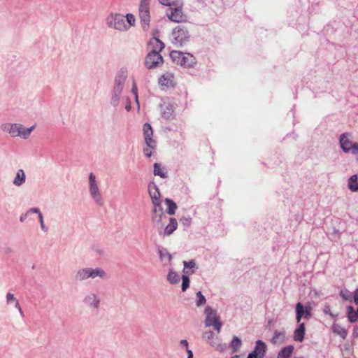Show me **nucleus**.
<instances>
[{
	"label": "nucleus",
	"instance_id": "nucleus-1",
	"mask_svg": "<svg viewBox=\"0 0 358 358\" xmlns=\"http://www.w3.org/2000/svg\"><path fill=\"white\" fill-rule=\"evenodd\" d=\"M34 128V126L29 128H24L20 124L6 123L2 125L3 130L8 132L13 137L21 136L24 138H27L29 136Z\"/></svg>",
	"mask_w": 358,
	"mask_h": 358
},
{
	"label": "nucleus",
	"instance_id": "nucleus-2",
	"mask_svg": "<svg viewBox=\"0 0 358 358\" xmlns=\"http://www.w3.org/2000/svg\"><path fill=\"white\" fill-rule=\"evenodd\" d=\"M172 61L177 65L185 67H191L196 64L195 57L189 53H184L180 51L172 50L170 53Z\"/></svg>",
	"mask_w": 358,
	"mask_h": 358
},
{
	"label": "nucleus",
	"instance_id": "nucleus-3",
	"mask_svg": "<svg viewBox=\"0 0 358 358\" xmlns=\"http://www.w3.org/2000/svg\"><path fill=\"white\" fill-rule=\"evenodd\" d=\"M173 43L178 46L185 45L189 39L188 31L182 25L177 26L172 32Z\"/></svg>",
	"mask_w": 358,
	"mask_h": 358
},
{
	"label": "nucleus",
	"instance_id": "nucleus-4",
	"mask_svg": "<svg viewBox=\"0 0 358 358\" xmlns=\"http://www.w3.org/2000/svg\"><path fill=\"white\" fill-rule=\"evenodd\" d=\"M205 314L206 315L205 320V326H213L217 333L220 332L222 327V322L220 321L219 317L217 316L216 312L210 307L205 309Z\"/></svg>",
	"mask_w": 358,
	"mask_h": 358
},
{
	"label": "nucleus",
	"instance_id": "nucleus-5",
	"mask_svg": "<svg viewBox=\"0 0 358 358\" xmlns=\"http://www.w3.org/2000/svg\"><path fill=\"white\" fill-rule=\"evenodd\" d=\"M108 23L110 27L120 31H125L128 29V26L127 25L125 17L122 14H111L108 18Z\"/></svg>",
	"mask_w": 358,
	"mask_h": 358
},
{
	"label": "nucleus",
	"instance_id": "nucleus-6",
	"mask_svg": "<svg viewBox=\"0 0 358 358\" xmlns=\"http://www.w3.org/2000/svg\"><path fill=\"white\" fill-rule=\"evenodd\" d=\"M139 17L143 29L148 27L150 22L149 3L146 0H143L139 6Z\"/></svg>",
	"mask_w": 358,
	"mask_h": 358
},
{
	"label": "nucleus",
	"instance_id": "nucleus-7",
	"mask_svg": "<svg viewBox=\"0 0 358 358\" xmlns=\"http://www.w3.org/2000/svg\"><path fill=\"white\" fill-rule=\"evenodd\" d=\"M96 178L95 176L91 173L89 176V180H90V192L91 194V196L93 197L96 203L99 205H103V199L100 194L99 187L97 186L96 182Z\"/></svg>",
	"mask_w": 358,
	"mask_h": 358
},
{
	"label": "nucleus",
	"instance_id": "nucleus-8",
	"mask_svg": "<svg viewBox=\"0 0 358 358\" xmlns=\"http://www.w3.org/2000/svg\"><path fill=\"white\" fill-rule=\"evenodd\" d=\"M163 63V58L159 53L150 52L145 61V64L148 69L157 67Z\"/></svg>",
	"mask_w": 358,
	"mask_h": 358
},
{
	"label": "nucleus",
	"instance_id": "nucleus-9",
	"mask_svg": "<svg viewBox=\"0 0 358 358\" xmlns=\"http://www.w3.org/2000/svg\"><path fill=\"white\" fill-rule=\"evenodd\" d=\"M159 84L166 87H173L176 85V81L173 73L166 72L159 78Z\"/></svg>",
	"mask_w": 358,
	"mask_h": 358
},
{
	"label": "nucleus",
	"instance_id": "nucleus-10",
	"mask_svg": "<svg viewBox=\"0 0 358 358\" xmlns=\"http://www.w3.org/2000/svg\"><path fill=\"white\" fill-rule=\"evenodd\" d=\"M143 130L146 145L150 148H154L155 141L152 138L153 132L151 125L148 123L144 124Z\"/></svg>",
	"mask_w": 358,
	"mask_h": 358
},
{
	"label": "nucleus",
	"instance_id": "nucleus-11",
	"mask_svg": "<svg viewBox=\"0 0 358 358\" xmlns=\"http://www.w3.org/2000/svg\"><path fill=\"white\" fill-rule=\"evenodd\" d=\"M149 194L152 199V201L155 206H159L160 200V192L159 189L155 184H150L148 186Z\"/></svg>",
	"mask_w": 358,
	"mask_h": 358
},
{
	"label": "nucleus",
	"instance_id": "nucleus-12",
	"mask_svg": "<svg viewBox=\"0 0 358 358\" xmlns=\"http://www.w3.org/2000/svg\"><path fill=\"white\" fill-rule=\"evenodd\" d=\"M148 46L151 52L159 53L164 48V44L159 38L154 37L150 39Z\"/></svg>",
	"mask_w": 358,
	"mask_h": 358
},
{
	"label": "nucleus",
	"instance_id": "nucleus-13",
	"mask_svg": "<svg viewBox=\"0 0 358 358\" xmlns=\"http://www.w3.org/2000/svg\"><path fill=\"white\" fill-rule=\"evenodd\" d=\"M340 143L343 150L345 152H352L355 143H352L349 140L347 134H343L341 136Z\"/></svg>",
	"mask_w": 358,
	"mask_h": 358
},
{
	"label": "nucleus",
	"instance_id": "nucleus-14",
	"mask_svg": "<svg viewBox=\"0 0 358 358\" xmlns=\"http://www.w3.org/2000/svg\"><path fill=\"white\" fill-rule=\"evenodd\" d=\"M169 18L173 22H180L183 20L184 16L181 8H171Z\"/></svg>",
	"mask_w": 358,
	"mask_h": 358
},
{
	"label": "nucleus",
	"instance_id": "nucleus-15",
	"mask_svg": "<svg viewBox=\"0 0 358 358\" xmlns=\"http://www.w3.org/2000/svg\"><path fill=\"white\" fill-rule=\"evenodd\" d=\"M305 324L299 323L298 327L294 330L293 338L295 341L302 342L305 335Z\"/></svg>",
	"mask_w": 358,
	"mask_h": 358
},
{
	"label": "nucleus",
	"instance_id": "nucleus-16",
	"mask_svg": "<svg viewBox=\"0 0 358 358\" xmlns=\"http://www.w3.org/2000/svg\"><path fill=\"white\" fill-rule=\"evenodd\" d=\"M266 350V345L265 343L259 340L256 342V345L253 352L259 356V358H263L265 355Z\"/></svg>",
	"mask_w": 358,
	"mask_h": 358
},
{
	"label": "nucleus",
	"instance_id": "nucleus-17",
	"mask_svg": "<svg viewBox=\"0 0 358 358\" xmlns=\"http://www.w3.org/2000/svg\"><path fill=\"white\" fill-rule=\"evenodd\" d=\"M293 351V345H287L280 350L278 354L277 358H291Z\"/></svg>",
	"mask_w": 358,
	"mask_h": 358
},
{
	"label": "nucleus",
	"instance_id": "nucleus-18",
	"mask_svg": "<svg viewBox=\"0 0 358 358\" xmlns=\"http://www.w3.org/2000/svg\"><path fill=\"white\" fill-rule=\"evenodd\" d=\"M285 341V333L275 331L271 339V343L274 345H281Z\"/></svg>",
	"mask_w": 358,
	"mask_h": 358
},
{
	"label": "nucleus",
	"instance_id": "nucleus-19",
	"mask_svg": "<svg viewBox=\"0 0 358 358\" xmlns=\"http://www.w3.org/2000/svg\"><path fill=\"white\" fill-rule=\"evenodd\" d=\"M348 187L352 192H358V175H352L349 179Z\"/></svg>",
	"mask_w": 358,
	"mask_h": 358
},
{
	"label": "nucleus",
	"instance_id": "nucleus-20",
	"mask_svg": "<svg viewBox=\"0 0 358 358\" xmlns=\"http://www.w3.org/2000/svg\"><path fill=\"white\" fill-rule=\"evenodd\" d=\"M332 331L334 333L339 335L342 338H345L348 334L347 331L341 324L334 323L332 325Z\"/></svg>",
	"mask_w": 358,
	"mask_h": 358
},
{
	"label": "nucleus",
	"instance_id": "nucleus-21",
	"mask_svg": "<svg viewBox=\"0 0 358 358\" xmlns=\"http://www.w3.org/2000/svg\"><path fill=\"white\" fill-rule=\"evenodd\" d=\"M177 220L175 218H170V222L164 229V234L166 236L171 235L177 229Z\"/></svg>",
	"mask_w": 358,
	"mask_h": 358
},
{
	"label": "nucleus",
	"instance_id": "nucleus-22",
	"mask_svg": "<svg viewBox=\"0 0 358 358\" xmlns=\"http://www.w3.org/2000/svg\"><path fill=\"white\" fill-rule=\"evenodd\" d=\"M25 181V174L22 169H20L17 171L16 173V176L13 180L14 185L17 186L21 185Z\"/></svg>",
	"mask_w": 358,
	"mask_h": 358
},
{
	"label": "nucleus",
	"instance_id": "nucleus-23",
	"mask_svg": "<svg viewBox=\"0 0 358 358\" xmlns=\"http://www.w3.org/2000/svg\"><path fill=\"white\" fill-rule=\"evenodd\" d=\"M304 306L301 303H298L296 305V319L298 323H300L301 318L304 317Z\"/></svg>",
	"mask_w": 358,
	"mask_h": 358
},
{
	"label": "nucleus",
	"instance_id": "nucleus-24",
	"mask_svg": "<svg viewBox=\"0 0 358 358\" xmlns=\"http://www.w3.org/2000/svg\"><path fill=\"white\" fill-rule=\"evenodd\" d=\"M90 268H83L78 271L76 278L78 280H83L90 278Z\"/></svg>",
	"mask_w": 358,
	"mask_h": 358
},
{
	"label": "nucleus",
	"instance_id": "nucleus-25",
	"mask_svg": "<svg viewBox=\"0 0 358 358\" xmlns=\"http://www.w3.org/2000/svg\"><path fill=\"white\" fill-rule=\"evenodd\" d=\"M89 275H90V278H95L96 277H100L102 278L105 276V272L99 268H90Z\"/></svg>",
	"mask_w": 358,
	"mask_h": 358
},
{
	"label": "nucleus",
	"instance_id": "nucleus-26",
	"mask_svg": "<svg viewBox=\"0 0 358 358\" xmlns=\"http://www.w3.org/2000/svg\"><path fill=\"white\" fill-rule=\"evenodd\" d=\"M348 317L350 322H355L357 320V311L356 312L353 307L348 306L347 308Z\"/></svg>",
	"mask_w": 358,
	"mask_h": 358
},
{
	"label": "nucleus",
	"instance_id": "nucleus-27",
	"mask_svg": "<svg viewBox=\"0 0 358 358\" xmlns=\"http://www.w3.org/2000/svg\"><path fill=\"white\" fill-rule=\"evenodd\" d=\"M31 213H38L41 229L43 231H46V228L45 227L44 222H43V215H42L41 213L40 212V210L38 208H31L30 210H29L27 212L25 215L27 216V215H29Z\"/></svg>",
	"mask_w": 358,
	"mask_h": 358
},
{
	"label": "nucleus",
	"instance_id": "nucleus-28",
	"mask_svg": "<svg viewBox=\"0 0 358 358\" xmlns=\"http://www.w3.org/2000/svg\"><path fill=\"white\" fill-rule=\"evenodd\" d=\"M154 174L155 176H159L162 178H165L167 177L166 173L164 171V169L161 167V166L155 163L154 164Z\"/></svg>",
	"mask_w": 358,
	"mask_h": 358
},
{
	"label": "nucleus",
	"instance_id": "nucleus-29",
	"mask_svg": "<svg viewBox=\"0 0 358 358\" xmlns=\"http://www.w3.org/2000/svg\"><path fill=\"white\" fill-rule=\"evenodd\" d=\"M166 203L167 205V213L169 215L175 214L176 210L177 208L176 204L169 199H166Z\"/></svg>",
	"mask_w": 358,
	"mask_h": 358
},
{
	"label": "nucleus",
	"instance_id": "nucleus-30",
	"mask_svg": "<svg viewBox=\"0 0 358 358\" xmlns=\"http://www.w3.org/2000/svg\"><path fill=\"white\" fill-rule=\"evenodd\" d=\"M167 280L171 284H176L179 282L180 277L175 271H170L167 276Z\"/></svg>",
	"mask_w": 358,
	"mask_h": 358
},
{
	"label": "nucleus",
	"instance_id": "nucleus-31",
	"mask_svg": "<svg viewBox=\"0 0 358 358\" xmlns=\"http://www.w3.org/2000/svg\"><path fill=\"white\" fill-rule=\"evenodd\" d=\"M87 302L91 303L94 308H97L99 304V300L96 298V295L94 294H90L85 299Z\"/></svg>",
	"mask_w": 358,
	"mask_h": 358
},
{
	"label": "nucleus",
	"instance_id": "nucleus-32",
	"mask_svg": "<svg viewBox=\"0 0 358 358\" xmlns=\"http://www.w3.org/2000/svg\"><path fill=\"white\" fill-rule=\"evenodd\" d=\"M6 299L7 302L10 303L11 301H14L15 303V307L18 309L20 313H22V308L20 306V303L16 299V298L14 296V295L12 293L8 292L6 295Z\"/></svg>",
	"mask_w": 358,
	"mask_h": 358
},
{
	"label": "nucleus",
	"instance_id": "nucleus-33",
	"mask_svg": "<svg viewBox=\"0 0 358 358\" xmlns=\"http://www.w3.org/2000/svg\"><path fill=\"white\" fill-rule=\"evenodd\" d=\"M241 345V339L236 336H234L231 343V348H233L234 352L238 351V350L239 349Z\"/></svg>",
	"mask_w": 358,
	"mask_h": 358
},
{
	"label": "nucleus",
	"instance_id": "nucleus-34",
	"mask_svg": "<svg viewBox=\"0 0 358 358\" xmlns=\"http://www.w3.org/2000/svg\"><path fill=\"white\" fill-rule=\"evenodd\" d=\"M127 25L128 26V29H129L131 27L134 26L135 24L136 18L135 16L132 14H127L126 16H124Z\"/></svg>",
	"mask_w": 358,
	"mask_h": 358
},
{
	"label": "nucleus",
	"instance_id": "nucleus-35",
	"mask_svg": "<svg viewBox=\"0 0 358 358\" xmlns=\"http://www.w3.org/2000/svg\"><path fill=\"white\" fill-rule=\"evenodd\" d=\"M203 338L207 340V341L211 344V345H214L215 344V342H214V334L213 331H209V332H206L205 333V334L203 335Z\"/></svg>",
	"mask_w": 358,
	"mask_h": 358
},
{
	"label": "nucleus",
	"instance_id": "nucleus-36",
	"mask_svg": "<svg viewBox=\"0 0 358 358\" xmlns=\"http://www.w3.org/2000/svg\"><path fill=\"white\" fill-rule=\"evenodd\" d=\"M182 290L185 292L189 285V279L187 275H183L182 277Z\"/></svg>",
	"mask_w": 358,
	"mask_h": 358
},
{
	"label": "nucleus",
	"instance_id": "nucleus-37",
	"mask_svg": "<svg viewBox=\"0 0 358 358\" xmlns=\"http://www.w3.org/2000/svg\"><path fill=\"white\" fill-rule=\"evenodd\" d=\"M196 296L198 297V300L196 301V306H201L202 305H204L206 303V298L204 296L201 294V292H198L196 293Z\"/></svg>",
	"mask_w": 358,
	"mask_h": 358
},
{
	"label": "nucleus",
	"instance_id": "nucleus-38",
	"mask_svg": "<svg viewBox=\"0 0 358 358\" xmlns=\"http://www.w3.org/2000/svg\"><path fill=\"white\" fill-rule=\"evenodd\" d=\"M183 263H184V266H185V268H184L185 273H187V271H186L185 269L192 268L195 267V263L194 261H189V262L185 261Z\"/></svg>",
	"mask_w": 358,
	"mask_h": 358
},
{
	"label": "nucleus",
	"instance_id": "nucleus-39",
	"mask_svg": "<svg viewBox=\"0 0 358 358\" xmlns=\"http://www.w3.org/2000/svg\"><path fill=\"white\" fill-rule=\"evenodd\" d=\"M131 92L133 93V94L135 96V99H136V103H138V89H137L136 84L134 82L133 83V86H132V89H131Z\"/></svg>",
	"mask_w": 358,
	"mask_h": 358
},
{
	"label": "nucleus",
	"instance_id": "nucleus-40",
	"mask_svg": "<svg viewBox=\"0 0 358 358\" xmlns=\"http://www.w3.org/2000/svg\"><path fill=\"white\" fill-rule=\"evenodd\" d=\"M304 317L309 319L311 317V307L310 306L304 307Z\"/></svg>",
	"mask_w": 358,
	"mask_h": 358
},
{
	"label": "nucleus",
	"instance_id": "nucleus-41",
	"mask_svg": "<svg viewBox=\"0 0 358 358\" xmlns=\"http://www.w3.org/2000/svg\"><path fill=\"white\" fill-rule=\"evenodd\" d=\"M152 148H150L148 146V148H144L143 150V152H144V154L146 157H150L151 155H152V152L150 150V149H152Z\"/></svg>",
	"mask_w": 358,
	"mask_h": 358
},
{
	"label": "nucleus",
	"instance_id": "nucleus-42",
	"mask_svg": "<svg viewBox=\"0 0 358 358\" xmlns=\"http://www.w3.org/2000/svg\"><path fill=\"white\" fill-rule=\"evenodd\" d=\"M352 153L357 157L358 160V143H355V145L353 146V150L352 151Z\"/></svg>",
	"mask_w": 358,
	"mask_h": 358
},
{
	"label": "nucleus",
	"instance_id": "nucleus-43",
	"mask_svg": "<svg viewBox=\"0 0 358 358\" xmlns=\"http://www.w3.org/2000/svg\"><path fill=\"white\" fill-rule=\"evenodd\" d=\"M159 3L164 6H171V0H159Z\"/></svg>",
	"mask_w": 358,
	"mask_h": 358
},
{
	"label": "nucleus",
	"instance_id": "nucleus-44",
	"mask_svg": "<svg viewBox=\"0 0 358 358\" xmlns=\"http://www.w3.org/2000/svg\"><path fill=\"white\" fill-rule=\"evenodd\" d=\"M180 345L186 348V350L187 351L188 349V342L187 340H181L180 341Z\"/></svg>",
	"mask_w": 358,
	"mask_h": 358
},
{
	"label": "nucleus",
	"instance_id": "nucleus-45",
	"mask_svg": "<svg viewBox=\"0 0 358 358\" xmlns=\"http://www.w3.org/2000/svg\"><path fill=\"white\" fill-rule=\"evenodd\" d=\"M354 301H355V303L357 305H358V288L355 292Z\"/></svg>",
	"mask_w": 358,
	"mask_h": 358
},
{
	"label": "nucleus",
	"instance_id": "nucleus-46",
	"mask_svg": "<svg viewBox=\"0 0 358 358\" xmlns=\"http://www.w3.org/2000/svg\"><path fill=\"white\" fill-rule=\"evenodd\" d=\"M341 296L345 300H350V297L348 295H346L343 291L341 292Z\"/></svg>",
	"mask_w": 358,
	"mask_h": 358
},
{
	"label": "nucleus",
	"instance_id": "nucleus-47",
	"mask_svg": "<svg viewBox=\"0 0 358 358\" xmlns=\"http://www.w3.org/2000/svg\"><path fill=\"white\" fill-rule=\"evenodd\" d=\"M248 358H259V356L255 354L253 352L248 355Z\"/></svg>",
	"mask_w": 358,
	"mask_h": 358
},
{
	"label": "nucleus",
	"instance_id": "nucleus-48",
	"mask_svg": "<svg viewBox=\"0 0 358 358\" xmlns=\"http://www.w3.org/2000/svg\"><path fill=\"white\" fill-rule=\"evenodd\" d=\"M188 357L187 358H192L193 357V353L190 350H187Z\"/></svg>",
	"mask_w": 358,
	"mask_h": 358
},
{
	"label": "nucleus",
	"instance_id": "nucleus-49",
	"mask_svg": "<svg viewBox=\"0 0 358 358\" xmlns=\"http://www.w3.org/2000/svg\"><path fill=\"white\" fill-rule=\"evenodd\" d=\"M163 216H164V214L162 213L159 215V220H157V222H161Z\"/></svg>",
	"mask_w": 358,
	"mask_h": 358
},
{
	"label": "nucleus",
	"instance_id": "nucleus-50",
	"mask_svg": "<svg viewBox=\"0 0 358 358\" xmlns=\"http://www.w3.org/2000/svg\"><path fill=\"white\" fill-rule=\"evenodd\" d=\"M130 108H131V105H130V103H128V104L126 106V110H127V111H129V110H130Z\"/></svg>",
	"mask_w": 358,
	"mask_h": 358
},
{
	"label": "nucleus",
	"instance_id": "nucleus-51",
	"mask_svg": "<svg viewBox=\"0 0 358 358\" xmlns=\"http://www.w3.org/2000/svg\"><path fill=\"white\" fill-rule=\"evenodd\" d=\"M355 332L357 334L358 336V328H355Z\"/></svg>",
	"mask_w": 358,
	"mask_h": 358
},
{
	"label": "nucleus",
	"instance_id": "nucleus-52",
	"mask_svg": "<svg viewBox=\"0 0 358 358\" xmlns=\"http://www.w3.org/2000/svg\"><path fill=\"white\" fill-rule=\"evenodd\" d=\"M184 220V222H186V221H188L187 218L182 219L181 221Z\"/></svg>",
	"mask_w": 358,
	"mask_h": 358
},
{
	"label": "nucleus",
	"instance_id": "nucleus-53",
	"mask_svg": "<svg viewBox=\"0 0 358 358\" xmlns=\"http://www.w3.org/2000/svg\"><path fill=\"white\" fill-rule=\"evenodd\" d=\"M184 220V222H186V221H188L187 218L182 219L181 221Z\"/></svg>",
	"mask_w": 358,
	"mask_h": 358
},
{
	"label": "nucleus",
	"instance_id": "nucleus-54",
	"mask_svg": "<svg viewBox=\"0 0 358 358\" xmlns=\"http://www.w3.org/2000/svg\"><path fill=\"white\" fill-rule=\"evenodd\" d=\"M157 208H154V210H153V211H154V213H157Z\"/></svg>",
	"mask_w": 358,
	"mask_h": 358
},
{
	"label": "nucleus",
	"instance_id": "nucleus-55",
	"mask_svg": "<svg viewBox=\"0 0 358 358\" xmlns=\"http://www.w3.org/2000/svg\"><path fill=\"white\" fill-rule=\"evenodd\" d=\"M231 358H238V356L236 355V356L232 357Z\"/></svg>",
	"mask_w": 358,
	"mask_h": 358
},
{
	"label": "nucleus",
	"instance_id": "nucleus-56",
	"mask_svg": "<svg viewBox=\"0 0 358 358\" xmlns=\"http://www.w3.org/2000/svg\"><path fill=\"white\" fill-rule=\"evenodd\" d=\"M117 101H118V99L115 100V101H114V103H115H115H117Z\"/></svg>",
	"mask_w": 358,
	"mask_h": 358
},
{
	"label": "nucleus",
	"instance_id": "nucleus-57",
	"mask_svg": "<svg viewBox=\"0 0 358 358\" xmlns=\"http://www.w3.org/2000/svg\"><path fill=\"white\" fill-rule=\"evenodd\" d=\"M295 358H303V357H295Z\"/></svg>",
	"mask_w": 358,
	"mask_h": 358
}]
</instances>
